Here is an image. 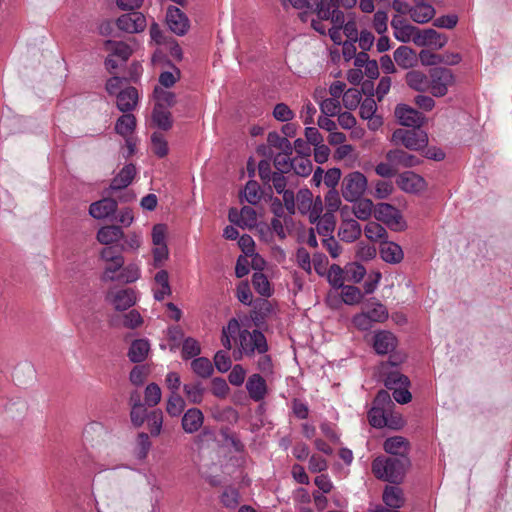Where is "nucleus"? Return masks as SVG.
I'll return each instance as SVG.
<instances>
[{
  "label": "nucleus",
  "mask_w": 512,
  "mask_h": 512,
  "mask_svg": "<svg viewBox=\"0 0 512 512\" xmlns=\"http://www.w3.org/2000/svg\"><path fill=\"white\" fill-rule=\"evenodd\" d=\"M154 106L171 108L176 103L175 94L169 89L156 86L153 91Z\"/></svg>",
  "instance_id": "nucleus-45"
},
{
  "label": "nucleus",
  "mask_w": 512,
  "mask_h": 512,
  "mask_svg": "<svg viewBox=\"0 0 512 512\" xmlns=\"http://www.w3.org/2000/svg\"><path fill=\"white\" fill-rule=\"evenodd\" d=\"M121 240H123L120 246L122 252H137L143 244L142 234L136 231L124 233V238Z\"/></svg>",
  "instance_id": "nucleus-48"
},
{
  "label": "nucleus",
  "mask_w": 512,
  "mask_h": 512,
  "mask_svg": "<svg viewBox=\"0 0 512 512\" xmlns=\"http://www.w3.org/2000/svg\"><path fill=\"white\" fill-rule=\"evenodd\" d=\"M362 233L360 224L355 219H343L338 236L345 242H354Z\"/></svg>",
  "instance_id": "nucleus-32"
},
{
  "label": "nucleus",
  "mask_w": 512,
  "mask_h": 512,
  "mask_svg": "<svg viewBox=\"0 0 512 512\" xmlns=\"http://www.w3.org/2000/svg\"><path fill=\"white\" fill-rule=\"evenodd\" d=\"M157 270L153 277V295L157 301H162L171 295L172 289L169 282V273L165 269Z\"/></svg>",
  "instance_id": "nucleus-25"
},
{
  "label": "nucleus",
  "mask_w": 512,
  "mask_h": 512,
  "mask_svg": "<svg viewBox=\"0 0 512 512\" xmlns=\"http://www.w3.org/2000/svg\"><path fill=\"white\" fill-rule=\"evenodd\" d=\"M296 210L301 214H308L311 223H314L323 211V203L320 197L313 200V195L308 189H301L296 195Z\"/></svg>",
  "instance_id": "nucleus-11"
},
{
  "label": "nucleus",
  "mask_w": 512,
  "mask_h": 512,
  "mask_svg": "<svg viewBox=\"0 0 512 512\" xmlns=\"http://www.w3.org/2000/svg\"><path fill=\"white\" fill-rule=\"evenodd\" d=\"M103 50L107 53L104 65L111 74L124 65L132 53V48L127 42L117 39L105 41Z\"/></svg>",
  "instance_id": "nucleus-6"
},
{
  "label": "nucleus",
  "mask_w": 512,
  "mask_h": 512,
  "mask_svg": "<svg viewBox=\"0 0 512 512\" xmlns=\"http://www.w3.org/2000/svg\"><path fill=\"white\" fill-rule=\"evenodd\" d=\"M365 236L374 242L385 241L387 238L386 229L377 222H369L364 228Z\"/></svg>",
  "instance_id": "nucleus-52"
},
{
  "label": "nucleus",
  "mask_w": 512,
  "mask_h": 512,
  "mask_svg": "<svg viewBox=\"0 0 512 512\" xmlns=\"http://www.w3.org/2000/svg\"><path fill=\"white\" fill-rule=\"evenodd\" d=\"M455 84L456 76L451 69L436 67L430 70L429 91L433 97L446 96Z\"/></svg>",
  "instance_id": "nucleus-9"
},
{
  "label": "nucleus",
  "mask_w": 512,
  "mask_h": 512,
  "mask_svg": "<svg viewBox=\"0 0 512 512\" xmlns=\"http://www.w3.org/2000/svg\"><path fill=\"white\" fill-rule=\"evenodd\" d=\"M122 238H124V231L117 225L102 226L96 233L97 241L105 247H112L111 245L118 243Z\"/></svg>",
  "instance_id": "nucleus-23"
},
{
  "label": "nucleus",
  "mask_w": 512,
  "mask_h": 512,
  "mask_svg": "<svg viewBox=\"0 0 512 512\" xmlns=\"http://www.w3.org/2000/svg\"><path fill=\"white\" fill-rule=\"evenodd\" d=\"M366 269L363 265L353 262L345 266V275L347 282L359 283L365 276Z\"/></svg>",
  "instance_id": "nucleus-56"
},
{
  "label": "nucleus",
  "mask_w": 512,
  "mask_h": 512,
  "mask_svg": "<svg viewBox=\"0 0 512 512\" xmlns=\"http://www.w3.org/2000/svg\"><path fill=\"white\" fill-rule=\"evenodd\" d=\"M388 318L389 312L386 306L372 298L360 313L353 316L352 324L359 331H369L375 324L384 323Z\"/></svg>",
  "instance_id": "nucleus-4"
},
{
  "label": "nucleus",
  "mask_w": 512,
  "mask_h": 512,
  "mask_svg": "<svg viewBox=\"0 0 512 512\" xmlns=\"http://www.w3.org/2000/svg\"><path fill=\"white\" fill-rule=\"evenodd\" d=\"M185 408L184 399L178 394H171L167 401L166 410L169 415L176 417L179 416Z\"/></svg>",
  "instance_id": "nucleus-60"
},
{
  "label": "nucleus",
  "mask_w": 512,
  "mask_h": 512,
  "mask_svg": "<svg viewBox=\"0 0 512 512\" xmlns=\"http://www.w3.org/2000/svg\"><path fill=\"white\" fill-rule=\"evenodd\" d=\"M150 351V343L147 339H137L132 342L128 357L134 363L142 362L146 359Z\"/></svg>",
  "instance_id": "nucleus-35"
},
{
  "label": "nucleus",
  "mask_w": 512,
  "mask_h": 512,
  "mask_svg": "<svg viewBox=\"0 0 512 512\" xmlns=\"http://www.w3.org/2000/svg\"><path fill=\"white\" fill-rule=\"evenodd\" d=\"M406 84L417 92L429 91L430 75L427 76L420 70H411L405 75Z\"/></svg>",
  "instance_id": "nucleus-31"
},
{
  "label": "nucleus",
  "mask_w": 512,
  "mask_h": 512,
  "mask_svg": "<svg viewBox=\"0 0 512 512\" xmlns=\"http://www.w3.org/2000/svg\"><path fill=\"white\" fill-rule=\"evenodd\" d=\"M410 381L408 377L398 371L391 372L385 379V386L393 390V398L400 404L410 402L412 396L408 391Z\"/></svg>",
  "instance_id": "nucleus-14"
},
{
  "label": "nucleus",
  "mask_w": 512,
  "mask_h": 512,
  "mask_svg": "<svg viewBox=\"0 0 512 512\" xmlns=\"http://www.w3.org/2000/svg\"><path fill=\"white\" fill-rule=\"evenodd\" d=\"M116 97L117 108L120 111L127 113L132 111L137 106L139 94L136 88L127 87L122 89V91H120Z\"/></svg>",
  "instance_id": "nucleus-28"
},
{
  "label": "nucleus",
  "mask_w": 512,
  "mask_h": 512,
  "mask_svg": "<svg viewBox=\"0 0 512 512\" xmlns=\"http://www.w3.org/2000/svg\"><path fill=\"white\" fill-rule=\"evenodd\" d=\"M395 145H403L412 151H422L428 145V135L423 130L396 129L391 137Z\"/></svg>",
  "instance_id": "nucleus-10"
},
{
  "label": "nucleus",
  "mask_w": 512,
  "mask_h": 512,
  "mask_svg": "<svg viewBox=\"0 0 512 512\" xmlns=\"http://www.w3.org/2000/svg\"><path fill=\"white\" fill-rule=\"evenodd\" d=\"M400 42H413L419 47H425L428 50H438L447 43L445 34H394Z\"/></svg>",
  "instance_id": "nucleus-13"
},
{
  "label": "nucleus",
  "mask_w": 512,
  "mask_h": 512,
  "mask_svg": "<svg viewBox=\"0 0 512 512\" xmlns=\"http://www.w3.org/2000/svg\"><path fill=\"white\" fill-rule=\"evenodd\" d=\"M382 499L387 507L397 511H399L405 503L403 491L397 486H386Z\"/></svg>",
  "instance_id": "nucleus-33"
},
{
  "label": "nucleus",
  "mask_w": 512,
  "mask_h": 512,
  "mask_svg": "<svg viewBox=\"0 0 512 512\" xmlns=\"http://www.w3.org/2000/svg\"><path fill=\"white\" fill-rule=\"evenodd\" d=\"M341 288V298L345 304L356 305L362 301L363 294L358 287L346 285Z\"/></svg>",
  "instance_id": "nucleus-53"
},
{
  "label": "nucleus",
  "mask_w": 512,
  "mask_h": 512,
  "mask_svg": "<svg viewBox=\"0 0 512 512\" xmlns=\"http://www.w3.org/2000/svg\"><path fill=\"white\" fill-rule=\"evenodd\" d=\"M353 203V214L357 219L366 221L371 217L372 214H374L376 206L372 200L361 197L359 200Z\"/></svg>",
  "instance_id": "nucleus-39"
},
{
  "label": "nucleus",
  "mask_w": 512,
  "mask_h": 512,
  "mask_svg": "<svg viewBox=\"0 0 512 512\" xmlns=\"http://www.w3.org/2000/svg\"><path fill=\"white\" fill-rule=\"evenodd\" d=\"M327 272V279L334 288H341L344 286L346 280L345 268L334 264L330 266Z\"/></svg>",
  "instance_id": "nucleus-55"
},
{
  "label": "nucleus",
  "mask_w": 512,
  "mask_h": 512,
  "mask_svg": "<svg viewBox=\"0 0 512 512\" xmlns=\"http://www.w3.org/2000/svg\"><path fill=\"white\" fill-rule=\"evenodd\" d=\"M394 59L403 68H410L417 61L415 52L407 46L397 48L394 52Z\"/></svg>",
  "instance_id": "nucleus-46"
},
{
  "label": "nucleus",
  "mask_w": 512,
  "mask_h": 512,
  "mask_svg": "<svg viewBox=\"0 0 512 512\" xmlns=\"http://www.w3.org/2000/svg\"><path fill=\"white\" fill-rule=\"evenodd\" d=\"M408 443L401 436L388 438L384 442V450L392 455L399 456L398 458L406 457Z\"/></svg>",
  "instance_id": "nucleus-41"
},
{
  "label": "nucleus",
  "mask_w": 512,
  "mask_h": 512,
  "mask_svg": "<svg viewBox=\"0 0 512 512\" xmlns=\"http://www.w3.org/2000/svg\"><path fill=\"white\" fill-rule=\"evenodd\" d=\"M135 128L136 118L130 113L123 114L117 119L115 123V132L123 138L132 136Z\"/></svg>",
  "instance_id": "nucleus-37"
},
{
  "label": "nucleus",
  "mask_w": 512,
  "mask_h": 512,
  "mask_svg": "<svg viewBox=\"0 0 512 512\" xmlns=\"http://www.w3.org/2000/svg\"><path fill=\"white\" fill-rule=\"evenodd\" d=\"M243 196L248 203L252 205L257 204L262 197L258 183L256 181H248L243 191Z\"/></svg>",
  "instance_id": "nucleus-61"
},
{
  "label": "nucleus",
  "mask_w": 512,
  "mask_h": 512,
  "mask_svg": "<svg viewBox=\"0 0 512 512\" xmlns=\"http://www.w3.org/2000/svg\"><path fill=\"white\" fill-rule=\"evenodd\" d=\"M183 390L190 403L199 404L202 402L204 388L200 383L185 384Z\"/></svg>",
  "instance_id": "nucleus-57"
},
{
  "label": "nucleus",
  "mask_w": 512,
  "mask_h": 512,
  "mask_svg": "<svg viewBox=\"0 0 512 512\" xmlns=\"http://www.w3.org/2000/svg\"><path fill=\"white\" fill-rule=\"evenodd\" d=\"M398 345L397 337L388 330H377L372 337V347L378 355L393 352Z\"/></svg>",
  "instance_id": "nucleus-19"
},
{
  "label": "nucleus",
  "mask_w": 512,
  "mask_h": 512,
  "mask_svg": "<svg viewBox=\"0 0 512 512\" xmlns=\"http://www.w3.org/2000/svg\"><path fill=\"white\" fill-rule=\"evenodd\" d=\"M314 223L316 224L315 229L318 234L329 236L335 228V215L331 212H325L323 215L320 214L319 218Z\"/></svg>",
  "instance_id": "nucleus-47"
},
{
  "label": "nucleus",
  "mask_w": 512,
  "mask_h": 512,
  "mask_svg": "<svg viewBox=\"0 0 512 512\" xmlns=\"http://www.w3.org/2000/svg\"><path fill=\"white\" fill-rule=\"evenodd\" d=\"M419 57L425 65H436L438 63H444L447 65H456L460 62L461 58L458 54H449L445 56L430 55L427 51L422 50L419 53Z\"/></svg>",
  "instance_id": "nucleus-36"
},
{
  "label": "nucleus",
  "mask_w": 512,
  "mask_h": 512,
  "mask_svg": "<svg viewBox=\"0 0 512 512\" xmlns=\"http://www.w3.org/2000/svg\"><path fill=\"white\" fill-rule=\"evenodd\" d=\"M106 301L117 311H125L136 304V292L130 288H112L106 294Z\"/></svg>",
  "instance_id": "nucleus-15"
},
{
  "label": "nucleus",
  "mask_w": 512,
  "mask_h": 512,
  "mask_svg": "<svg viewBox=\"0 0 512 512\" xmlns=\"http://www.w3.org/2000/svg\"><path fill=\"white\" fill-rule=\"evenodd\" d=\"M152 121L158 128L162 130H169L172 127V117L169 108L154 106Z\"/></svg>",
  "instance_id": "nucleus-42"
},
{
  "label": "nucleus",
  "mask_w": 512,
  "mask_h": 512,
  "mask_svg": "<svg viewBox=\"0 0 512 512\" xmlns=\"http://www.w3.org/2000/svg\"><path fill=\"white\" fill-rule=\"evenodd\" d=\"M408 466L409 460L407 457H377L372 463V471L378 479L399 483L403 480Z\"/></svg>",
  "instance_id": "nucleus-3"
},
{
  "label": "nucleus",
  "mask_w": 512,
  "mask_h": 512,
  "mask_svg": "<svg viewBox=\"0 0 512 512\" xmlns=\"http://www.w3.org/2000/svg\"><path fill=\"white\" fill-rule=\"evenodd\" d=\"M368 188V179L360 171H352L346 174L341 183V193L348 202L359 200Z\"/></svg>",
  "instance_id": "nucleus-8"
},
{
  "label": "nucleus",
  "mask_w": 512,
  "mask_h": 512,
  "mask_svg": "<svg viewBox=\"0 0 512 512\" xmlns=\"http://www.w3.org/2000/svg\"><path fill=\"white\" fill-rule=\"evenodd\" d=\"M99 261L102 267L100 280L104 283L118 281L122 265L125 263L122 253L113 247H103L99 251Z\"/></svg>",
  "instance_id": "nucleus-5"
},
{
  "label": "nucleus",
  "mask_w": 512,
  "mask_h": 512,
  "mask_svg": "<svg viewBox=\"0 0 512 512\" xmlns=\"http://www.w3.org/2000/svg\"><path fill=\"white\" fill-rule=\"evenodd\" d=\"M379 252L382 260L389 264H398L404 258L401 246L393 241H382Z\"/></svg>",
  "instance_id": "nucleus-26"
},
{
  "label": "nucleus",
  "mask_w": 512,
  "mask_h": 512,
  "mask_svg": "<svg viewBox=\"0 0 512 512\" xmlns=\"http://www.w3.org/2000/svg\"><path fill=\"white\" fill-rule=\"evenodd\" d=\"M136 175V167L133 164L125 165L121 171L114 177L110 184L111 190H120L126 188Z\"/></svg>",
  "instance_id": "nucleus-34"
},
{
  "label": "nucleus",
  "mask_w": 512,
  "mask_h": 512,
  "mask_svg": "<svg viewBox=\"0 0 512 512\" xmlns=\"http://www.w3.org/2000/svg\"><path fill=\"white\" fill-rule=\"evenodd\" d=\"M331 40L334 42V44L340 46L342 45V54L346 61H350L353 59L356 54V46L355 42L357 41V38L351 40H343V36H347L348 34H329Z\"/></svg>",
  "instance_id": "nucleus-38"
},
{
  "label": "nucleus",
  "mask_w": 512,
  "mask_h": 512,
  "mask_svg": "<svg viewBox=\"0 0 512 512\" xmlns=\"http://www.w3.org/2000/svg\"><path fill=\"white\" fill-rule=\"evenodd\" d=\"M396 183L398 187L405 193L419 194L427 189L426 180L413 171H405L401 173Z\"/></svg>",
  "instance_id": "nucleus-17"
},
{
  "label": "nucleus",
  "mask_w": 512,
  "mask_h": 512,
  "mask_svg": "<svg viewBox=\"0 0 512 512\" xmlns=\"http://www.w3.org/2000/svg\"><path fill=\"white\" fill-rule=\"evenodd\" d=\"M410 20L407 15L397 14L391 20V27L396 32H435L432 28L418 29L410 24Z\"/></svg>",
  "instance_id": "nucleus-44"
},
{
  "label": "nucleus",
  "mask_w": 512,
  "mask_h": 512,
  "mask_svg": "<svg viewBox=\"0 0 512 512\" xmlns=\"http://www.w3.org/2000/svg\"><path fill=\"white\" fill-rule=\"evenodd\" d=\"M168 228L165 224H155L151 232V241L153 247H168L167 245Z\"/></svg>",
  "instance_id": "nucleus-54"
},
{
  "label": "nucleus",
  "mask_w": 512,
  "mask_h": 512,
  "mask_svg": "<svg viewBox=\"0 0 512 512\" xmlns=\"http://www.w3.org/2000/svg\"><path fill=\"white\" fill-rule=\"evenodd\" d=\"M115 27H117L120 32H144L146 28V18L140 12L123 14L116 21H103L100 24L99 32H113Z\"/></svg>",
  "instance_id": "nucleus-7"
},
{
  "label": "nucleus",
  "mask_w": 512,
  "mask_h": 512,
  "mask_svg": "<svg viewBox=\"0 0 512 512\" xmlns=\"http://www.w3.org/2000/svg\"><path fill=\"white\" fill-rule=\"evenodd\" d=\"M228 218L230 222L244 229L254 228L258 222L256 211L249 206H244L240 211L230 209Z\"/></svg>",
  "instance_id": "nucleus-21"
},
{
  "label": "nucleus",
  "mask_w": 512,
  "mask_h": 512,
  "mask_svg": "<svg viewBox=\"0 0 512 512\" xmlns=\"http://www.w3.org/2000/svg\"><path fill=\"white\" fill-rule=\"evenodd\" d=\"M200 352H201V347H200L199 342L196 339H194L192 337H187L183 340L182 351H181V356L183 359L187 360V359L196 357L197 355L200 354Z\"/></svg>",
  "instance_id": "nucleus-59"
},
{
  "label": "nucleus",
  "mask_w": 512,
  "mask_h": 512,
  "mask_svg": "<svg viewBox=\"0 0 512 512\" xmlns=\"http://www.w3.org/2000/svg\"><path fill=\"white\" fill-rule=\"evenodd\" d=\"M231 339H235L239 346L240 355L235 356L236 360L240 359L242 355L263 354L267 351L265 336L256 329L253 331L241 329L239 322L234 318L222 330V344L228 350L232 347Z\"/></svg>",
  "instance_id": "nucleus-2"
},
{
  "label": "nucleus",
  "mask_w": 512,
  "mask_h": 512,
  "mask_svg": "<svg viewBox=\"0 0 512 512\" xmlns=\"http://www.w3.org/2000/svg\"><path fill=\"white\" fill-rule=\"evenodd\" d=\"M191 369L196 375L202 378H208L213 373V365L206 357L195 358L191 362Z\"/></svg>",
  "instance_id": "nucleus-51"
},
{
  "label": "nucleus",
  "mask_w": 512,
  "mask_h": 512,
  "mask_svg": "<svg viewBox=\"0 0 512 512\" xmlns=\"http://www.w3.org/2000/svg\"><path fill=\"white\" fill-rule=\"evenodd\" d=\"M290 167L297 175L303 177L310 175L313 168L310 157L307 156H296L292 158Z\"/></svg>",
  "instance_id": "nucleus-50"
},
{
  "label": "nucleus",
  "mask_w": 512,
  "mask_h": 512,
  "mask_svg": "<svg viewBox=\"0 0 512 512\" xmlns=\"http://www.w3.org/2000/svg\"><path fill=\"white\" fill-rule=\"evenodd\" d=\"M374 217L393 231H401L406 227L401 212L388 203L377 204L374 210Z\"/></svg>",
  "instance_id": "nucleus-12"
},
{
  "label": "nucleus",
  "mask_w": 512,
  "mask_h": 512,
  "mask_svg": "<svg viewBox=\"0 0 512 512\" xmlns=\"http://www.w3.org/2000/svg\"><path fill=\"white\" fill-rule=\"evenodd\" d=\"M357 0H317L311 8H304L301 19L306 21L308 11L316 13L317 20L311 19V26L315 32H358L355 17L352 13L344 14L339 7L350 9L354 7Z\"/></svg>",
  "instance_id": "nucleus-1"
},
{
  "label": "nucleus",
  "mask_w": 512,
  "mask_h": 512,
  "mask_svg": "<svg viewBox=\"0 0 512 512\" xmlns=\"http://www.w3.org/2000/svg\"><path fill=\"white\" fill-rule=\"evenodd\" d=\"M170 252L168 247H153L152 260L148 264V271L163 269L165 262L169 259Z\"/></svg>",
  "instance_id": "nucleus-49"
},
{
  "label": "nucleus",
  "mask_w": 512,
  "mask_h": 512,
  "mask_svg": "<svg viewBox=\"0 0 512 512\" xmlns=\"http://www.w3.org/2000/svg\"><path fill=\"white\" fill-rule=\"evenodd\" d=\"M252 283L255 290L261 294L262 296H270L271 295V286L267 279V277L261 273L256 272L253 274Z\"/></svg>",
  "instance_id": "nucleus-62"
},
{
  "label": "nucleus",
  "mask_w": 512,
  "mask_h": 512,
  "mask_svg": "<svg viewBox=\"0 0 512 512\" xmlns=\"http://www.w3.org/2000/svg\"><path fill=\"white\" fill-rule=\"evenodd\" d=\"M141 267L137 262H131L127 265H122L121 272L119 274V280L117 282H123L130 284L138 281L141 278Z\"/></svg>",
  "instance_id": "nucleus-43"
},
{
  "label": "nucleus",
  "mask_w": 512,
  "mask_h": 512,
  "mask_svg": "<svg viewBox=\"0 0 512 512\" xmlns=\"http://www.w3.org/2000/svg\"><path fill=\"white\" fill-rule=\"evenodd\" d=\"M434 8L426 3H419L411 8L410 19L417 23H426L434 16Z\"/></svg>",
  "instance_id": "nucleus-40"
},
{
  "label": "nucleus",
  "mask_w": 512,
  "mask_h": 512,
  "mask_svg": "<svg viewBox=\"0 0 512 512\" xmlns=\"http://www.w3.org/2000/svg\"><path fill=\"white\" fill-rule=\"evenodd\" d=\"M151 150L161 158L168 154V143L163 134L154 132L151 135Z\"/></svg>",
  "instance_id": "nucleus-58"
},
{
  "label": "nucleus",
  "mask_w": 512,
  "mask_h": 512,
  "mask_svg": "<svg viewBox=\"0 0 512 512\" xmlns=\"http://www.w3.org/2000/svg\"><path fill=\"white\" fill-rule=\"evenodd\" d=\"M117 202L112 198H103L93 202L89 207V214L97 220L112 216L117 210Z\"/></svg>",
  "instance_id": "nucleus-22"
},
{
  "label": "nucleus",
  "mask_w": 512,
  "mask_h": 512,
  "mask_svg": "<svg viewBox=\"0 0 512 512\" xmlns=\"http://www.w3.org/2000/svg\"><path fill=\"white\" fill-rule=\"evenodd\" d=\"M326 212L335 213L341 207V198L336 189H330L324 198Z\"/></svg>",
  "instance_id": "nucleus-64"
},
{
  "label": "nucleus",
  "mask_w": 512,
  "mask_h": 512,
  "mask_svg": "<svg viewBox=\"0 0 512 512\" xmlns=\"http://www.w3.org/2000/svg\"><path fill=\"white\" fill-rule=\"evenodd\" d=\"M395 116L402 126L419 128L424 123V116L414 108L399 104L395 108Z\"/></svg>",
  "instance_id": "nucleus-20"
},
{
  "label": "nucleus",
  "mask_w": 512,
  "mask_h": 512,
  "mask_svg": "<svg viewBox=\"0 0 512 512\" xmlns=\"http://www.w3.org/2000/svg\"><path fill=\"white\" fill-rule=\"evenodd\" d=\"M203 413L197 408L188 409L182 418V428L186 433L192 434L203 425Z\"/></svg>",
  "instance_id": "nucleus-29"
},
{
  "label": "nucleus",
  "mask_w": 512,
  "mask_h": 512,
  "mask_svg": "<svg viewBox=\"0 0 512 512\" xmlns=\"http://www.w3.org/2000/svg\"><path fill=\"white\" fill-rule=\"evenodd\" d=\"M166 22L170 32H187L189 29L187 16L179 8L174 6L168 8Z\"/></svg>",
  "instance_id": "nucleus-24"
},
{
  "label": "nucleus",
  "mask_w": 512,
  "mask_h": 512,
  "mask_svg": "<svg viewBox=\"0 0 512 512\" xmlns=\"http://www.w3.org/2000/svg\"><path fill=\"white\" fill-rule=\"evenodd\" d=\"M386 159L389 162L395 163L397 166L411 168L418 166L422 163V160L413 154H410L401 149L390 150L386 154Z\"/></svg>",
  "instance_id": "nucleus-27"
},
{
  "label": "nucleus",
  "mask_w": 512,
  "mask_h": 512,
  "mask_svg": "<svg viewBox=\"0 0 512 512\" xmlns=\"http://www.w3.org/2000/svg\"><path fill=\"white\" fill-rule=\"evenodd\" d=\"M152 62L154 65L162 64L164 66L165 64H167L170 67V70L163 71L160 73L158 86L169 89L172 86H174L175 83L180 79V70L176 66L170 65L169 61H164V52L162 50H157L154 53L152 57Z\"/></svg>",
  "instance_id": "nucleus-18"
},
{
  "label": "nucleus",
  "mask_w": 512,
  "mask_h": 512,
  "mask_svg": "<svg viewBox=\"0 0 512 512\" xmlns=\"http://www.w3.org/2000/svg\"><path fill=\"white\" fill-rule=\"evenodd\" d=\"M362 95L356 88H350L343 94V105L348 110H354L360 104Z\"/></svg>",
  "instance_id": "nucleus-63"
},
{
  "label": "nucleus",
  "mask_w": 512,
  "mask_h": 512,
  "mask_svg": "<svg viewBox=\"0 0 512 512\" xmlns=\"http://www.w3.org/2000/svg\"><path fill=\"white\" fill-rule=\"evenodd\" d=\"M369 423L376 428L389 427L399 429L404 420L400 415H389L383 407L373 406L368 413Z\"/></svg>",
  "instance_id": "nucleus-16"
},
{
  "label": "nucleus",
  "mask_w": 512,
  "mask_h": 512,
  "mask_svg": "<svg viewBox=\"0 0 512 512\" xmlns=\"http://www.w3.org/2000/svg\"><path fill=\"white\" fill-rule=\"evenodd\" d=\"M246 389L254 401H261L267 393L266 382L259 374H252L248 378Z\"/></svg>",
  "instance_id": "nucleus-30"
}]
</instances>
